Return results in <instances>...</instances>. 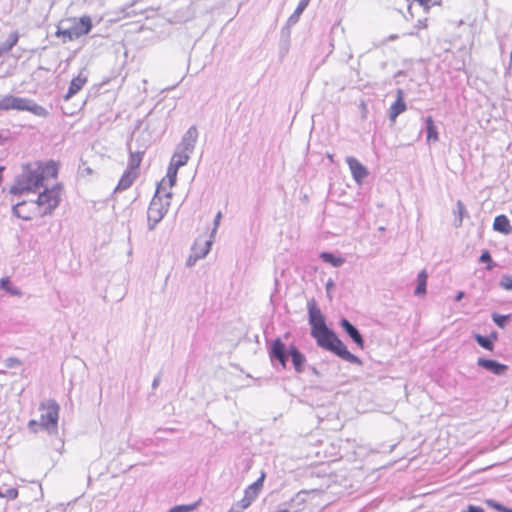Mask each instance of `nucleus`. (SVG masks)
Instances as JSON below:
<instances>
[{
	"label": "nucleus",
	"instance_id": "nucleus-27",
	"mask_svg": "<svg viewBox=\"0 0 512 512\" xmlns=\"http://www.w3.org/2000/svg\"><path fill=\"white\" fill-rule=\"evenodd\" d=\"M19 35L17 32H12L9 34L8 38L0 44V49L2 52H9L18 42Z\"/></svg>",
	"mask_w": 512,
	"mask_h": 512
},
{
	"label": "nucleus",
	"instance_id": "nucleus-9",
	"mask_svg": "<svg viewBox=\"0 0 512 512\" xmlns=\"http://www.w3.org/2000/svg\"><path fill=\"white\" fill-rule=\"evenodd\" d=\"M265 477L266 474L262 472L260 477L245 489L243 498L238 502L240 509H247L257 498L263 488Z\"/></svg>",
	"mask_w": 512,
	"mask_h": 512
},
{
	"label": "nucleus",
	"instance_id": "nucleus-41",
	"mask_svg": "<svg viewBox=\"0 0 512 512\" xmlns=\"http://www.w3.org/2000/svg\"><path fill=\"white\" fill-rule=\"evenodd\" d=\"M1 112H7V107H6V98L5 96L1 97L0 98V113Z\"/></svg>",
	"mask_w": 512,
	"mask_h": 512
},
{
	"label": "nucleus",
	"instance_id": "nucleus-19",
	"mask_svg": "<svg viewBox=\"0 0 512 512\" xmlns=\"http://www.w3.org/2000/svg\"><path fill=\"white\" fill-rule=\"evenodd\" d=\"M138 176V172L126 170L120 178L118 185L115 188V192L124 191L128 189Z\"/></svg>",
	"mask_w": 512,
	"mask_h": 512
},
{
	"label": "nucleus",
	"instance_id": "nucleus-45",
	"mask_svg": "<svg viewBox=\"0 0 512 512\" xmlns=\"http://www.w3.org/2000/svg\"><path fill=\"white\" fill-rule=\"evenodd\" d=\"M463 296H464V292L460 291L457 293L455 300L460 301L463 298Z\"/></svg>",
	"mask_w": 512,
	"mask_h": 512
},
{
	"label": "nucleus",
	"instance_id": "nucleus-31",
	"mask_svg": "<svg viewBox=\"0 0 512 512\" xmlns=\"http://www.w3.org/2000/svg\"><path fill=\"white\" fill-rule=\"evenodd\" d=\"M178 169L179 168H176V166L170 163L167 170L168 185L170 188L176 183Z\"/></svg>",
	"mask_w": 512,
	"mask_h": 512
},
{
	"label": "nucleus",
	"instance_id": "nucleus-49",
	"mask_svg": "<svg viewBox=\"0 0 512 512\" xmlns=\"http://www.w3.org/2000/svg\"><path fill=\"white\" fill-rule=\"evenodd\" d=\"M36 424H37V422H36L35 420H31V421L29 422V426L36 425Z\"/></svg>",
	"mask_w": 512,
	"mask_h": 512
},
{
	"label": "nucleus",
	"instance_id": "nucleus-40",
	"mask_svg": "<svg viewBox=\"0 0 512 512\" xmlns=\"http://www.w3.org/2000/svg\"><path fill=\"white\" fill-rule=\"evenodd\" d=\"M334 287V282L332 279H329L326 283V292L329 299H332V295L330 293L331 289Z\"/></svg>",
	"mask_w": 512,
	"mask_h": 512
},
{
	"label": "nucleus",
	"instance_id": "nucleus-38",
	"mask_svg": "<svg viewBox=\"0 0 512 512\" xmlns=\"http://www.w3.org/2000/svg\"><path fill=\"white\" fill-rule=\"evenodd\" d=\"M221 218H222V213L219 211V212L216 214L215 218H214V228H213V230H212V232H211V235H210V236H211V238H213V237H214V235H215V233H216V231H217V228H218V226H219V224H220Z\"/></svg>",
	"mask_w": 512,
	"mask_h": 512
},
{
	"label": "nucleus",
	"instance_id": "nucleus-47",
	"mask_svg": "<svg viewBox=\"0 0 512 512\" xmlns=\"http://www.w3.org/2000/svg\"><path fill=\"white\" fill-rule=\"evenodd\" d=\"M310 369H311V371H312V373H313L314 375H316V376H319V375H320L319 371H318L315 367H311Z\"/></svg>",
	"mask_w": 512,
	"mask_h": 512
},
{
	"label": "nucleus",
	"instance_id": "nucleus-32",
	"mask_svg": "<svg viewBox=\"0 0 512 512\" xmlns=\"http://www.w3.org/2000/svg\"><path fill=\"white\" fill-rule=\"evenodd\" d=\"M510 319V315H501L494 313L492 315L493 322L499 327L504 328Z\"/></svg>",
	"mask_w": 512,
	"mask_h": 512
},
{
	"label": "nucleus",
	"instance_id": "nucleus-14",
	"mask_svg": "<svg viewBox=\"0 0 512 512\" xmlns=\"http://www.w3.org/2000/svg\"><path fill=\"white\" fill-rule=\"evenodd\" d=\"M198 138V130L195 126H191L184 136L182 137L181 143L178 148L192 153Z\"/></svg>",
	"mask_w": 512,
	"mask_h": 512
},
{
	"label": "nucleus",
	"instance_id": "nucleus-51",
	"mask_svg": "<svg viewBox=\"0 0 512 512\" xmlns=\"http://www.w3.org/2000/svg\"><path fill=\"white\" fill-rule=\"evenodd\" d=\"M510 62H511V65H512V51H511V54H510Z\"/></svg>",
	"mask_w": 512,
	"mask_h": 512
},
{
	"label": "nucleus",
	"instance_id": "nucleus-24",
	"mask_svg": "<svg viewBox=\"0 0 512 512\" xmlns=\"http://www.w3.org/2000/svg\"><path fill=\"white\" fill-rule=\"evenodd\" d=\"M427 130V141L437 142L439 140L438 131L434 124L433 118L428 116L425 120Z\"/></svg>",
	"mask_w": 512,
	"mask_h": 512
},
{
	"label": "nucleus",
	"instance_id": "nucleus-28",
	"mask_svg": "<svg viewBox=\"0 0 512 512\" xmlns=\"http://www.w3.org/2000/svg\"><path fill=\"white\" fill-rule=\"evenodd\" d=\"M0 289L5 290L7 293L14 295V296H20L21 291L18 287L11 284L10 279L8 277L2 278L0 280Z\"/></svg>",
	"mask_w": 512,
	"mask_h": 512
},
{
	"label": "nucleus",
	"instance_id": "nucleus-4",
	"mask_svg": "<svg viewBox=\"0 0 512 512\" xmlns=\"http://www.w3.org/2000/svg\"><path fill=\"white\" fill-rule=\"evenodd\" d=\"M61 189L59 186L45 188L35 201H30V206L37 211L38 216L51 215L60 203Z\"/></svg>",
	"mask_w": 512,
	"mask_h": 512
},
{
	"label": "nucleus",
	"instance_id": "nucleus-44",
	"mask_svg": "<svg viewBox=\"0 0 512 512\" xmlns=\"http://www.w3.org/2000/svg\"><path fill=\"white\" fill-rule=\"evenodd\" d=\"M137 14H143V11L137 12V10L133 9L130 12L127 13L128 16H135Z\"/></svg>",
	"mask_w": 512,
	"mask_h": 512
},
{
	"label": "nucleus",
	"instance_id": "nucleus-30",
	"mask_svg": "<svg viewBox=\"0 0 512 512\" xmlns=\"http://www.w3.org/2000/svg\"><path fill=\"white\" fill-rule=\"evenodd\" d=\"M200 503V500L189 505H176L171 507L167 512H191L195 510Z\"/></svg>",
	"mask_w": 512,
	"mask_h": 512
},
{
	"label": "nucleus",
	"instance_id": "nucleus-8",
	"mask_svg": "<svg viewBox=\"0 0 512 512\" xmlns=\"http://www.w3.org/2000/svg\"><path fill=\"white\" fill-rule=\"evenodd\" d=\"M92 29V21L89 16H83L74 23L70 28L59 29L57 34L62 35L65 41H72L88 34Z\"/></svg>",
	"mask_w": 512,
	"mask_h": 512
},
{
	"label": "nucleus",
	"instance_id": "nucleus-15",
	"mask_svg": "<svg viewBox=\"0 0 512 512\" xmlns=\"http://www.w3.org/2000/svg\"><path fill=\"white\" fill-rule=\"evenodd\" d=\"M397 98L391 105L389 110V119L391 122H395L396 118L406 110V103L404 101V92L402 89H397Z\"/></svg>",
	"mask_w": 512,
	"mask_h": 512
},
{
	"label": "nucleus",
	"instance_id": "nucleus-18",
	"mask_svg": "<svg viewBox=\"0 0 512 512\" xmlns=\"http://www.w3.org/2000/svg\"><path fill=\"white\" fill-rule=\"evenodd\" d=\"M493 229L504 235H509L512 232L510 221L505 215H498L495 217Z\"/></svg>",
	"mask_w": 512,
	"mask_h": 512
},
{
	"label": "nucleus",
	"instance_id": "nucleus-1",
	"mask_svg": "<svg viewBox=\"0 0 512 512\" xmlns=\"http://www.w3.org/2000/svg\"><path fill=\"white\" fill-rule=\"evenodd\" d=\"M307 308L311 336L316 340L317 345L347 362L361 365L360 358L348 351L346 345L338 338L336 333L327 327L325 317L314 299L308 301Z\"/></svg>",
	"mask_w": 512,
	"mask_h": 512
},
{
	"label": "nucleus",
	"instance_id": "nucleus-7",
	"mask_svg": "<svg viewBox=\"0 0 512 512\" xmlns=\"http://www.w3.org/2000/svg\"><path fill=\"white\" fill-rule=\"evenodd\" d=\"M40 425L52 434L57 432L59 405L55 401H48L40 407Z\"/></svg>",
	"mask_w": 512,
	"mask_h": 512
},
{
	"label": "nucleus",
	"instance_id": "nucleus-46",
	"mask_svg": "<svg viewBox=\"0 0 512 512\" xmlns=\"http://www.w3.org/2000/svg\"><path fill=\"white\" fill-rule=\"evenodd\" d=\"M420 5L427 6L431 0H417Z\"/></svg>",
	"mask_w": 512,
	"mask_h": 512
},
{
	"label": "nucleus",
	"instance_id": "nucleus-42",
	"mask_svg": "<svg viewBox=\"0 0 512 512\" xmlns=\"http://www.w3.org/2000/svg\"><path fill=\"white\" fill-rule=\"evenodd\" d=\"M160 375L156 376L152 382V388L156 389L160 384Z\"/></svg>",
	"mask_w": 512,
	"mask_h": 512
},
{
	"label": "nucleus",
	"instance_id": "nucleus-48",
	"mask_svg": "<svg viewBox=\"0 0 512 512\" xmlns=\"http://www.w3.org/2000/svg\"><path fill=\"white\" fill-rule=\"evenodd\" d=\"M194 261H196V260H195V259H194V260H192V257L190 256V257H189V259H188V261H187V264H188V265H192V264L194 263Z\"/></svg>",
	"mask_w": 512,
	"mask_h": 512
},
{
	"label": "nucleus",
	"instance_id": "nucleus-17",
	"mask_svg": "<svg viewBox=\"0 0 512 512\" xmlns=\"http://www.w3.org/2000/svg\"><path fill=\"white\" fill-rule=\"evenodd\" d=\"M87 83V75L81 71L79 75L75 78H73L70 82L68 92L64 96L65 100H69L72 98L76 93H78L83 86Z\"/></svg>",
	"mask_w": 512,
	"mask_h": 512
},
{
	"label": "nucleus",
	"instance_id": "nucleus-5",
	"mask_svg": "<svg viewBox=\"0 0 512 512\" xmlns=\"http://www.w3.org/2000/svg\"><path fill=\"white\" fill-rule=\"evenodd\" d=\"M7 111H28L38 117H47L49 112L34 100L26 97H18L11 94L5 95Z\"/></svg>",
	"mask_w": 512,
	"mask_h": 512
},
{
	"label": "nucleus",
	"instance_id": "nucleus-35",
	"mask_svg": "<svg viewBox=\"0 0 512 512\" xmlns=\"http://www.w3.org/2000/svg\"><path fill=\"white\" fill-rule=\"evenodd\" d=\"M465 212H466V211H465V206H464V204L462 203V201L458 200V201H457V213H458V215H459V219H458V221L455 223V226H456V227L461 226L462 221H463V215H464V213H465Z\"/></svg>",
	"mask_w": 512,
	"mask_h": 512
},
{
	"label": "nucleus",
	"instance_id": "nucleus-12",
	"mask_svg": "<svg viewBox=\"0 0 512 512\" xmlns=\"http://www.w3.org/2000/svg\"><path fill=\"white\" fill-rule=\"evenodd\" d=\"M477 364L497 376L504 375L508 370L507 365L493 359L478 358Z\"/></svg>",
	"mask_w": 512,
	"mask_h": 512
},
{
	"label": "nucleus",
	"instance_id": "nucleus-52",
	"mask_svg": "<svg viewBox=\"0 0 512 512\" xmlns=\"http://www.w3.org/2000/svg\"><path fill=\"white\" fill-rule=\"evenodd\" d=\"M279 512H289L287 509L280 510Z\"/></svg>",
	"mask_w": 512,
	"mask_h": 512
},
{
	"label": "nucleus",
	"instance_id": "nucleus-36",
	"mask_svg": "<svg viewBox=\"0 0 512 512\" xmlns=\"http://www.w3.org/2000/svg\"><path fill=\"white\" fill-rule=\"evenodd\" d=\"M5 367L8 369L16 368L21 365V361L16 357H9L4 362Z\"/></svg>",
	"mask_w": 512,
	"mask_h": 512
},
{
	"label": "nucleus",
	"instance_id": "nucleus-43",
	"mask_svg": "<svg viewBox=\"0 0 512 512\" xmlns=\"http://www.w3.org/2000/svg\"><path fill=\"white\" fill-rule=\"evenodd\" d=\"M306 494H307V492H305V491H301V492H299V493L297 494L296 499H297L298 501H303V500H304V496H305Z\"/></svg>",
	"mask_w": 512,
	"mask_h": 512
},
{
	"label": "nucleus",
	"instance_id": "nucleus-20",
	"mask_svg": "<svg viewBox=\"0 0 512 512\" xmlns=\"http://www.w3.org/2000/svg\"><path fill=\"white\" fill-rule=\"evenodd\" d=\"M212 242H213V238H211V237L209 240L203 241V246L200 243V240H197L195 242V244L193 246L195 260L204 258L209 253Z\"/></svg>",
	"mask_w": 512,
	"mask_h": 512
},
{
	"label": "nucleus",
	"instance_id": "nucleus-2",
	"mask_svg": "<svg viewBox=\"0 0 512 512\" xmlns=\"http://www.w3.org/2000/svg\"><path fill=\"white\" fill-rule=\"evenodd\" d=\"M46 173H51L52 176H56L57 170L54 164L47 165L45 168L39 163L24 165L22 173L17 176L15 184L10 188V193L22 195L25 192H35L43 186L44 175Z\"/></svg>",
	"mask_w": 512,
	"mask_h": 512
},
{
	"label": "nucleus",
	"instance_id": "nucleus-10",
	"mask_svg": "<svg viewBox=\"0 0 512 512\" xmlns=\"http://www.w3.org/2000/svg\"><path fill=\"white\" fill-rule=\"evenodd\" d=\"M346 162L355 182L361 184L369 174L368 169L352 156L346 157Z\"/></svg>",
	"mask_w": 512,
	"mask_h": 512
},
{
	"label": "nucleus",
	"instance_id": "nucleus-13",
	"mask_svg": "<svg viewBox=\"0 0 512 512\" xmlns=\"http://www.w3.org/2000/svg\"><path fill=\"white\" fill-rule=\"evenodd\" d=\"M13 214L23 220H31L33 217L38 216L37 211L30 206V201H22L15 204L12 208Z\"/></svg>",
	"mask_w": 512,
	"mask_h": 512
},
{
	"label": "nucleus",
	"instance_id": "nucleus-50",
	"mask_svg": "<svg viewBox=\"0 0 512 512\" xmlns=\"http://www.w3.org/2000/svg\"><path fill=\"white\" fill-rule=\"evenodd\" d=\"M171 196H172L171 192H167V193H166V197H167V198H171Z\"/></svg>",
	"mask_w": 512,
	"mask_h": 512
},
{
	"label": "nucleus",
	"instance_id": "nucleus-33",
	"mask_svg": "<svg viewBox=\"0 0 512 512\" xmlns=\"http://www.w3.org/2000/svg\"><path fill=\"white\" fill-rule=\"evenodd\" d=\"M485 503L487 505V508L489 509H495L499 512H512L511 508L504 507L503 505L492 499L486 500Z\"/></svg>",
	"mask_w": 512,
	"mask_h": 512
},
{
	"label": "nucleus",
	"instance_id": "nucleus-23",
	"mask_svg": "<svg viewBox=\"0 0 512 512\" xmlns=\"http://www.w3.org/2000/svg\"><path fill=\"white\" fill-rule=\"evenodd\" d=\"M308 4H309V2L306 0L299 1L297 8L295 9V11L292 13V15L287 20V27L295 25L298 22L301 14L306 9Z\"/></svg>",
	"mask_w": 512,
	"mask_h": 512
},
{
	"label": "nucleus",
	"instance_id": "nucleus-3",
	"mask_svg": "<svg viewBox=\"0 0 512 512\" xmlns=\"http://www.w3.org/2000/svg\"><path fill=\"white\" fill-rule=\"evenodd\" d=\"M269 356L271 361L277 360L283 368H286L288 357H291L295 371L297 373L304 371L305 355L295 345H290L286 348V345L280 338L272 341L269 347Z\"/></svg>",
	"mask_w": 512,
	"mask_h": 512
},
{
	"label": "nucleus",
	"instance_id": "nucleus-25",
	"mask_svg": "<svg viewBox=\"0 0 512 512\" xmlns=\"http://www.w3.org/2000/svg\"><path fill=\"white\" fill-rule=\"evenodd\" d=\"M427 278H428V274L425 270H422L419 272V274L417 276V286L414 291V294L416 296H421L426 293Z\"/></svg>",
	"mask_w": 512,
	"mask_h": 512
},
{
	"label": "nucleus",
	"instance_id": "nucleus-53",
	"mask_svg": "<svg viewBox=\"0 0 512 512\" xmlns=\"http://www.w3.org/2000/svg\"><path fill=\"white\" fill-rule=\"evenodd\" d=\"M4 54V52H2V50L0 49V57Z\"/></svg>",
	"mask_w": 512,
	"mask_h": 512
},
{
	"label": "nucleus",
	"instance_id": "nucleus-21",
	"mask_svg": "<svg viewBox=\"0 0 512 512\" xmlns=\"http://www.w3.org/2000/svg\"><path fill=\"white\" fill-rule=\"evenodd\" d=\"M190 154H191L190 152H187V151L182 150L177 147L170 163L173 164L174 166H176V168H180V167L186 165V163L188 162V160L190 158Z\"/></svg>",
	"mask_w": 512,
	"mask_h": 512
},
{
	"label": "nucleus",
	"instance_id": "nucleus-39",
	"mask_svg": "<svg viewBox=\"0 0 512 512\" xmlns=\"http://www.w3.org/2000/svg\"><path fill=\"white\" fill-rule=\"evenodd\" d=\"M462 512H484V508L476 505H468Z\"/></svg>",
	"mask_w": 512,
	"mask_h": 512
},
{
	"label": "nucleus",
	"instance_id": "nucleus-11",
	"mask_svg": "<svg viewBox=\"0 0 512 512\" xmlns=\"http://www.w3.org/2000/svg\"><path fill=\"white\" fill-rule=\"evenodd\" d=\"M341 328L351 338V340L361 349L364 348V339L360 331L348 319L342 318L339 322Z\"/></svg>",
	"mask_w": 512,
	"mask_h": 512
},
{
	"label": "nucleus",
	"instance_id": "nucleus-29",
	"mask_svg": "<svg viewBox=\"0 0 512 512\" xmlns=\"http://www.w3.org/2000/svg\"><path fill=\"white\" fill-rule=\"evenodd\" d=\"M17 495L18 491L15 487L8 486L5 483L0 484V498L11 500L15 499Z\"/></svg>",
	"mask_w": 512,
	"mask_h": 512
},
{
	"label": "nucleus",
	"instance_id": "nucleus-6",
	"mask_svg": "<svg viewBox=\"0 0 512 512\" xmlns=\"http://www.w3.org/2000/svg\"><path fill=\"white\" fill-rule=\"evenodd\" d=\"M163 185V182L158 185L156 194L152 198L148 207L147 218L149 230H153L156 224H158L163 219L168 211L169 202L164 204L161 197L158 196L160 189H164Z\"/></svg>",
	"mask_w": 512,
	"mask_h": 512
},
{
	"label": "nucleus",
	"instance_id": "nucleus-37",
	"mask_svg": "<svg viewBox=\"0 0 512 512\" xmlns=\"http://www.w3.org/2000/svg\"><path fill=\"white\" fill-rule=\"evenodd\" d=\"M500 285L506 290H512V276H503Z\"/></svg>",
	"mask_w": 512,
	"mask_h": 512
},
{
	"label": "nucleus",
	"instance_id": "nucleus-16",
	"mask_svg": "<svg viewBox=\"0 0 512 512\" xmlns=\"http://www.w3.org/2000/svg\"><path fill=\"white\" fill-rule=\"evenodd\" d=\"M146 147H147L146 144H143L141 146L142 149H140V147H139L136 151H133L131 145H129L130 157H129V163H128L127 170L133 171V172H138L139 166L142 161V156L145 153Z\"/></svg>",
	"mask_w": 512,
	"mask_h": 512
},
{
	"label": "nucleus",
	"instance_id": "nucleus-26",
	"mask_svg": "<svg viewBox=\"0 0 512 512\" xmlns=\"http://www.w3.org/2000/svg\"><path fill=\"white\" fill-rule=\"evenodd\" d=\"M320 258L326 262L331 264L333 267H340L344 264L345 259L339 256L334 255L331 252H322L320 254Z\"/></svg>",
	"mask_w": 512,
	"mask_h": 512
},
{
	"label": "nucleus",
	"instance_id": "nucleus-34",
	"mask_svg": "<svg viewBox=\"0 0 512 512\" xmlns=\"http://www.w3.org/2000/svg\"><path fill=\"white\" fill-rule=\"evenodd\" d=\"M479 261L481 263H487V269L488 270H491L493 268V265L491 264L492 263V257H491V254L489 253L488 250H485L482 252L480 258H479Z\"/></svg>",
	"mask_w": 512,
	"mask_h": 512
},
{
	"label": "nucleus",
	"instance_id": "nucleus-22",
	"mask_svg": "<svg viewBox=\"0 0 512 512\" xmlns=\"http://www.w3.org/2000/svg\"><path fill=\"white\" fill-rule=\"evenodd\" d=\"M497 339L496 333H492L491 336H483L480 334L475 335V341L480 345L482 348L492 351L493 350V342Z\"/></svg>",
	"mask_w": 512,
	"mask_h": 512
}]
</instances>
